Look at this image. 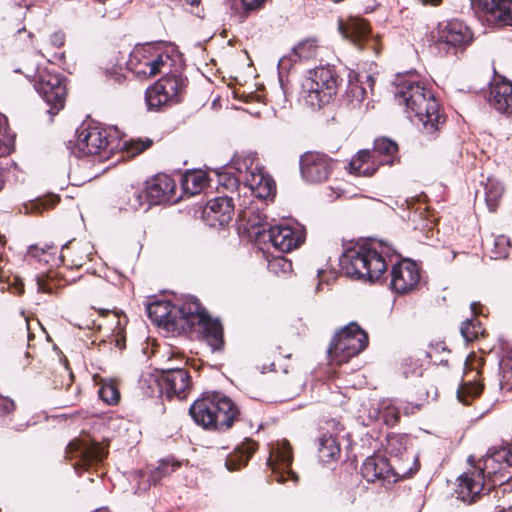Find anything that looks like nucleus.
<instances>
[{"instance_id":"obj_16","label":"nucleus","mask_w":512,"mask_h":512,"mask_svg":"<svg viewBox=\"0 0 512 512\" xmlns=\"http://www.w3.org/2000/svg\"><path fill=\"white\" fill-rule=\"evenodd\" d=\"M157 384L161 395L168 399H186L192 389L191 376L185 368L170 366L160 371Z\"/></svg>"},{"instance_id":"obj_29","label":"nucleus","mask_w":512,"mask_h":512,"mask_svg":"<svg viewBox=\"0 0 512 512\" xmlns=\"http://www.w3.org/2000/svg\"><path fill=\"white\" fill-rule=\"evenodd\" d=\"M339 30L359 49L366 48V43L371 41V28L363 18H349L346 22L340 23Z\"/></svg>"},{"instance_id":"obj_63","label":"nucleus","mask_w":512,"mask_h":512,"mask_svg":"<svg viewBox=\"0 0 512 512\" xmlns=\"http://www.w3.org/2000/svg\"><path fill=\"white\" fill-rule=\"evenodd\" d=\"M420 1L424 5L430 4V5H433V6H437V5H439L442 2V0H420Z\"/></svg>"},{"instance_id":"obj_40","label":"nucleus","mask_w":512,"mask_h":512,"mask_svg":"<svg viewBox=\"0 0 512 512\" xmlns=\"http://www.w3.org/2000/svg\"><path fill=\"white\" fill-rule=\"evenodd\" d=\"M484 190L487 207L489 211L495 212L502 199L504 188L499 182L488 179Z\"/></svg>"},{"instance_id":"obj_27","label":"nucleus","mask_w":512,"mask_h":512,"mask_svg":"<svg viewBox=\"0 0 512 512\" xmlns=\"http://www.w3.org/2000/svg\"><path fill=\"white\" fill-rule=\"evenodd\" d=\"M176 183L167 174H157L146 182L144 189L148 209L152 205H160L173 200L176 193Z\"/></svg>"},{"instance_id":"obj_54","label":"nucleus","mask_w":512,"mask_h":512,"mask_svg":"<svg viewBox=\"0 0 512 512\" xmlns=\"http://www.w3.org/2000/svg\"><path fill=\"white\" fill-rule=\"evenodd\" d=\"M503 379L506 385H509V389H512V352L503 362Z\"/></svg>"},{"instance_id":"obj_41","label":"nucleus","mask_w":512,"mask_h":512,"mask_svg":"<svg viewBox=\"0 0 512 512\" xmlns=\"http://www.w3.org/2000/svg\"><path fill=\"white\" fill-rule=\"evenodd\" d=\"M451 350L444 341L431 343L426 351V356L431 362L437 365L449 366V355Z\"/></svg>"},{"instance_id":"obj_33","label":"nucleus","mask_w":512,"mask_h":512,"mask_svg":"<svg viewBox=\"0 0 512 512\" xmlns=\"http://www.w3.org/2000/svg\"><path fill=\"white\" fill-rule=\"evenodd\" d=\"M156 83V88L160 89L166 97L173 103H179L180 97L186 87V83L181 75L166 74Z\"/></svg>"},{"instance_id":"obj_3","label":"nucleus","mask_w":512,"mask_h":512,"mask_svg":"<svg viewBox=\"0 0 512 512\" xmlns=\"http://www.w3.org/2000/svg\"><path fill=\"white\" fill-rule=\"evenodd\" d=\"M193 421L208 431L225 432L240 419L238 406L220 392H206L189 408Z\"/></svg>"},{"instance_id":"obj_24","label":"nucleus","mask_w":512,"mask_h":512,"mask_svg":"<svg viewBox=\"0 0 512 512\" xmlns=\"http://www.w3.org/2000/svg\"><path fill=\"white\" fill-rule=\"evenodd\" d=\"M292 462L293 450L288 441L283 442L271 453L267 465L271 468L274 479L278 483L298 480V475L291 468Z\"/></svg>"},{"instance_id":"obj_28","label":"nucleus","mask_w":512,"mask_h":512,"mask_svg":"<svg viewBox=\"0 0 512 512\" xmlns=\"http://www.w3.org/2000/svg\"><path fill=\"white\" fill-rule=\"evenodd\" d=\"M94 247L89 241L73 239L65 244L60 253V260L69 269H80L92 260Z\"/></svg>"},{"instance_id":"obj_47","label":"nucleus","mask_w":512,"mask_h":512,"mask_svg":"<svg viewBox=\"0 0 512 512\" xmlns=\"http://www.w3.org/2000/svg\"><path fill=\"white\" fill-rule=\"evenodd\" d=\"M512 245L510 239L505 235H499L493 238L490 249V257L493 259H505L509 256Z\"/></svg>"},{"instance_id":"obj_38","label":"nucleus","mask_w":512,"mask_h":512,"mask_svg":"<svg viewBox=\"0 0 512 512\" xmlns=\"http://www.w3.org/2000/svg\"><path fill=\"white\" fill-rule=\"evenodd\" d=\"M97 384L100 385L99 397L105 403L115 405L120 401V391L116 380L99 378Z\"/></svg>"},{"instance_id":"obj_51","label":"nucleus","mask_w":512,"mask_h":512,"mask_svg":"<svg viewBox=\"0 0 512 512\" xmlns=\"http://www.w3.org/2000/svg\"><path fill=\"white\" fill-rule=\"evenodd\" d=\"M65 42H66L65 33L62 31H56L49 36V38L44 46V49L46 50L47 53H51L54 49H61L62 47H64Z\"/></svg>"},{"instance_id":"obj_25","label":"nucleus","mask_w":512,"mask_h":512,"mask_svg":"<svg viewBox=\"0 0 512 512\" xmlns=\"http://www.w3.org/2000/svg\"><path fill=\"white\" fill-rule=\"evenodd\" d=\"M486 483L482 472L472 465L468 471L458 477L455 494L465 503H474L480 498Z\"/></svg>"},{"instance_id":"obj_62","label":"nucleus","mask_w":512,"mask_h":512,"mask_svg":"<svg viewBox=\"0 0 512 512\" xmlns=\"http://www.w3.org/2000/svg\"><path fill=\"white\" fill-rule=\"evenodd\" d=\"M419 408H420V407H419V406H417V405H416V406H412L411 408H409V407L407 406V407H405V408L403 409V411H404V414H405V415H408V414H410V413H411V414L415 413L416 411H418V410H419Z\"/></svg>"},{"instance_id":"obj_8","label":"nucleus","mask_w":512,"mask_h":512,"mask_svg":"<svg viewBox=\"0 0 512 512\" xmlns=\"http://www.w3.org/2000/svg\"><path fill=\"white\" fill-rule=\"evenodd\" d=\"M369 344L368 333L357 322H350L341 328L332 338L329 348V358L338 363H346L366 349Z\"/></svg>"},{"instance_id":"obj_26","label":"nucleus","mask_w":512,"mask_h":512,"mask_svg":"<svg viewBox=\"0 0 512 512\" xmlns=\"http://www.w3.org/2000/svg\"><path fill=\"white\" fill-rule=\"evenodd\" d=\"M235 205L232 197L220 196L209 200L203 210V219L207 225L222 228L233 219Z\"/></svg>"},{"instance_id":"obj_60","label":"nucleus","mask_w":512,"mask_h":512,"mask_svg":"<svg viewBox=\"0 0 512 512\" xmlns=\"http://www.w3.org/2000/svg\"><path fill=\"white\" fill-rule=\"evenodd\" d=\"M174 359L183 361L185 359V355L179 350H172L168 360L173 361Z\"/></svg>"},{"instance_id":"obj_14","label":"nucleus","mask_w":512,"mask_h":512,"mask_svg":"<svg viewBox=\"0 0 512 512\" xmlns=\"http://www.w3.org/2000/svg\"><path fill=\"white\" fill-rule=\"evenodd\" d=\"M390 288L399 295H406L419 290L422 278L420 264L409 258L399 259L391 267Z\"/></svg>"},{"instance_id":"obj_15","label":"nucleus","mask_w":512,"mask_h":512,"mask_svg":"<svg viewBox=\"0 0 512 512\" xmlns=\"http://www.w3.org/2000/svg\"><path fill=\"white\" fill-rule=\"evenodd\" d=\"M484 365L485 359L475 353H471L467 357L462 383L457 390V397L463 404L469 405L482 394L484 390L482 368Z\"/></svg>"},{"instance_id":"obj_42","label":"nucleus","mask_w":512,"mask_h":512,"mask_svg":"<svg viewBox=\"0 0 512 512\" xmlns=\"http://www.w3.org/2000/svg\"><path fill=\"white\" fill-rule=\"evenodd\" d=\"M113 316L116 319V325L108 337L109 343L114 344L119 350H123L126 347L125 325L127 319L126 316H120L117 312H113Z\"/></svg>"},{"instance_id":"obj_46","label":"nucleus","mask_w":512,"mask_h":512,"mask_svg":"<svg viewBox=\"0 0 512 512\" xmlns=\"http://www.w3.org/2000/svg\"><path fill=\"white\" fill-rule=\"evenodd\" d=\"M153 140L150 138H136L125 141L121 149L127 154L128 157H136L144 151L151 148Z\"/></svg>"},{"instance_id":"obj_9","label":"nucleus","mask_w":512,"mask_h":512,"mask_svg":"<svg viewBox=\"0 0 512 512\" xmlns=\"http://www.w3.org/2000/svg\"><path fill=\"white\" fill-rule=\"evenodd\" d=\"M433 45L439 51L456 54L464 51L474 40L470 27L461 20L452 19L440 22L431 32Z\"/></svg>"},{"instance_id":"obj_50","label":"nucleus","mask_w":512,"mask_h":512,"mask_svg":"<svg viewBox=\"0 0 512 512\" xmlns=\"http://www.w3.org/2000/svg\"><path fill=\"white\" fill-rule=\"evenodd\" d=\"M381 418L385 425L394 427L400 421V408L395 405H387L381 411Z\"/></svg>"},{"instance_id":"obj_37","label":"nucleus","mask_w":512,"mask_h":512,"mask_svg":"<svg viewBox=\"0 0 512 512\" xmlns=\"http://www.w3.org/2000/svg\"><path fill=\"white\" fill-rule=\"evenodd\" d=\"M145 101L150 111H160L174 104L160 89L156 88V83L147 88Z\"/></svg>"},{"instance_id":"obj_58","label":"nucleus","mask_w":512,"mask_h":512,"mask_svg":"<svg viewBox=\"0 0 512 512\" xmlns=\"http://www.w3.org/2000/svg\"><path fill=\"white\" fill-rule=\"evenodd\" d=\"M471 311H472V314H473V317H477L479 315H482L483 314V306L481 303L479 302H472L471 303Z\"/></svg>"},{"instance_id":"obj_4","label":"nucleus","mask_w":512,"mask_h":512,"mask_svg":"<svg viewBox=\"0 0 512 512\" xmlns=\"http://www.w3.org/2000/svg\"><path fill=\"white\" fill-rule=\"evenodd\" d=\"M399 146L388 137H378L372 149L357 152L349 163L350 172L357 176L371 177L381 166H393L400 163Z\"/></svg>"},{"instance_id":"obj_11","label":"nucleus","mask_w":512,"mask_h":512,"mask_svg":"<svg viewBox=\"0 0 512 512\" xmlns=\"http://www.w3.org/2000/svg\"><path fill=\"white\" fill-rule=\"evenodd\" d=\"M197 311L188 317L187 336L193 333L201 334L213 352H221L225 346L224 329L218 319H213L202 306L200 301H196Z\"/></svg>"},{"instance_id":"obj_17","label":"nucleus","mask_w":512,"mask_h":512,"mask_svg":"<svg viewBox=\"0 0 512 512\" xmlns=\"http://www.w3.org/2000/svg\"><path fill=\"white\" fill-rule=\"evenodd\" d=\"M252 163L250 158H243L242 163H240L239 160H233L235 169L238 172L242 173V165L246 168L242 179L255 197L259 199L274 198L276 195V183L274 179L262 169L258 167L252 168Z\"/></svg>"},{"instance_id":"obj_55","label":"nucleus","mask_w":512,"mask_h":512,"mask_svg":"<svg viewBox=\"0 0 512 512\" xmlns=\"http://www.w3.org/2000/svg\"><path fill=\"white\" fill-rule=\"evenodd\" d=\"M16 405L13 400L8 397L0 396V414H11L14 412Z\"/></svg>"},{"instance_id":"obj_53","label":"nucleus","mask_w":512,"mask_h":512,"mask_svg":"<svg viewBox=\"0 0 512 512\" xmlns=\"http://www.w3.org/2000/svg\"><path fill=\"white\" fill-rule=\"evenodd\" d=\"M11 130L7 117L0 112V144L4 147L5 141L11 139Z\"/></svg>"},{"instance_id":"obj_6","label":"nucleus","mask_w":512,"mask_h":512,"mask_svg":"<svg viewBox=\"0 0 512 512\" xmlns=\"http://www.w3.org/2000/svg\"><path fill=\"white\" fill-rule=\"evenodd\" d=\"M197 298L189 297L181 305L169 300H155L147 305L149 319L159 327L174 335L187 334L188 317L197 311Z\"/></svg>"},{"instance_id":"obj_13","label":"nucleus","mask_w":512,"mask_h":512,"mask_svg":"<svg viewBox=\"0 0 512 512\" xmlns=\"http://www.w3.org/2000/svg\"><path fill=\"white\" fill-rule=\"evenodd\" d=\"M34 88L50 106L49 113L56 115L64 108L67 96L66 79L60 74L41 72L34 81Z\"/></svg>"},{"instance_id":"obj_1","label":"nucleus","mask_w":512,"mask_h":512,"mask_svg":"<svg viewBox=\"0 0 512 512\" xmlns=\"http://www.w3.org/2000/svg\"><path fill=\"white\" fill-rule=\"evenodd\" d=\"M395 97L404 104L410 117H416L422 124L421 133L428 140L435 139L446 123V116L440 112V105L433 92L414 75L397 79Z\"/></svg>"},{"instance_id":"obj_5","label":"nucleus","mask_w":512,"mask_h":512,"mask_svg":"<svg viewBox=\"0 0 512 512\" xmlns=\"http://www.w3.org/2000/svg\"><path fill=\"white\" fill-rule=\"evenodd\" d=\"M341 81L334 66L316 67L309 71V76L302 82L301 97L307 106L319 109L330 103Z\"/></svg>"},{"instance_id":"obj_52","label":"nucleus","mask_w":512,"mask_h":512,"mask_svg":"<svg viewBox=\"0 0 512 512\" xmlns=\"http://www.w3.org/2000/svg\"><path fill=\"white\" fill-rule=\"evenodd\" d=\"M218 183L226 190H235L238 187L239 179L227 173L218 175Z\"/></svg>"},{"instance_id":"obj_12","label":"nucleus","mask_w":512,"mask_h":512,"mask_svg":"<svg viewBox=\"0 0 512 512\" xmlns=\"http://www.w3.org/2000/svg\"><path fill=\"white\" fill-rule=\"evenodd\" d=\"M474 466L482 472L485 481L492 482L493 486L512 481V451L509 446L494 450L479 459Z\"/></svg>"},{"instance_id":"obj_35","label":"nucleus","mask_w":512,"mask_h":512,"mask_svg":"<svg viewBox=\"0 0 512 512\" xmlns=\"http://www.w3.org/2000/svg\"><path fill=\"white\" fill-rule=\"evenodd\" d=\"M67 283L68 281L55 271L42 273L36 277L38 291L48 294L56 293L59 288L64 287Z\"/></svg>"},{"instance_id":"obj_56","label":"nucleus","mask_w":512,"mask_h":512,"mask_svg":"<svg viewBox=\"0 0 512 512\" xmlns=\"http://www.w3.org/2000/svg\"><path fill=\"white\" fill-rule=\"evenodd\" d=\"M10 286L13 289L14 293L21 295L24 293V283L22 279L17 276L13 277V280L10 282Z\"/></svg>"},{"instance_id":"obj_7","label":"nucleus","mask_w":512,"mask_h":512,"mask_svg":"<svg viewBox=\"0 0 512 512\" xmlns=\"http://www.w3.org/2000/svg\"><path fill=\"white\" fill-rule=\"evenodd\" d=\"M76 135L77 139L72 152L79 158L99 155L106 150L112 151L119 145V130L99 123L82 124L77 129Z\"/></svg>"},{"instance_id":"obj_31","label":"nucleus","mask_w":512,"mask_h":512,"mask_svg":"<svg viewBox=\"0 0 512 512\" xmlns=\"http://www.w3.org/2000/svg\"><path fill=\"white\" fill-rule=\"evenodd\" d=\"M489 101L497 111L512 116V82L501 79L493 83Z\"/></svg>"},{"instance_id":"obj_45","label":"nucleus","mask_w":512,"mask_h":512,"mask_svg":"<svg viewBox=\"0 0 512 512\" xmlns=\"http://www.w3.org/2000/svg\"><path fill=\"white\" fill-rule=\"evenodd\" d=\"M180 463L178 461H170L168 459L161 460L159 465L151 471L150 474V482L153 485H157L161 482L162 479L170 476L173 472H175L179 467Z\"/></svg>"},{"instance_id":"obj_22","label":"nucleus","mask_w":512,"mask_h":512,"mask_svg":"<svg viewBox=\"0 0 512 512\" xmlns=\"http://www.w3.org/2000/svg\"><path fill=\"white\" fill-rule=\"evenodd\" d=\"M342 430L341 424L335 419L322 420L319 423L318 457L320 461L329 463L341 456V446L337 436Z\"/></svg>"},{"instance_id":"obj_23","label":"nucleus","mask_w":512,"mask_h":512,"mask_svg":"<svg viewBox=\"0 0 512 512\" xmlns=\"http://www.w3.org/2000/svg\"><path fill=\"white\" fill-rule=\"evenodd\" d=\"M267 234L273 247L283 253L299 248L305 241V230L299 225L279 224L271 226Z\"/></svg>"},{"instance_id":"obj_18","label":"nucleus","mask_w":512,"mask_h":512,"mask_svg":"<svg viewBox=\"0 0 512 512\" xmlns=\"http://www.w3.org/2000/svg\"><path fill=\"white\" fill-rule=\"evenodd\" d=\"M65 454L67 459L77 460L76 467L87 469L102 462L107 457L108 451L95 440L75 438L67 445Z\"/></svg>"},{"instance_id":"obj_19","label":"nucleus","mask_w":512,"mask_h":512,"mask_svg":"<svg viewBox=\"0 0 512 512\" xmlns=\"http://www.w3.org/2000/svg\"><path fill=\"white\" fill-rule=\"evenodd\" d=\"M336 162L327 154L317 151L305 152L300 157L302 177L311 183H321L329 179Z\"/></svg>"},{"instance_id":"obj_43","label":"nucleus","mask_w":512,"mask_h":512,"mask_svg":"<svg viewBox=\"0 0 512 512\" xmlns=\"http://www.w3.org/2000/svg\"><path fill=\"white\" fill-rule=\"evenodd\" d=\"M319 52L318 40L314 37L299 42L293 48V54L301 60L316 58Z\"/></svg>"},{"instance_id":"obj_10","label":"nucleus","mask_w":512,"mask_h":512,"mask_svg":"<svg viewBox=\"0 0 512 512\" xmlns=\"http://www.w3.org/2000/svg\"><path fill=\"white\" fill-rule=\"evenodd\" d=\"M169 54L148 44L136 47L130 54L128 68L138 77L150 78L171 67Z\"/></svg>"},{"instance_id":"obj_21","label":"nucleus","mask_w":512,"mask_h":512,"mask_svg":"<svg viewBox=\"0 0 512 512\" xmlns=\"http://www.w3.org/2000/svg\"><path fill=\"white\" fill-rule=\"evenodd\" d=\"M476 14L496 27L512 26V0H471Z\"/></svg>"},{"instance_id":"obj_39","label":"nucleus","mask_w":512,"mask_h":512,"mask_svg":"<svg viewBox=\"0 0 512 512\" xmlns=\"http://www.w3.org/2000/svg\"><path fill=\"white\" fill-rule=\"evenodd\" d=\"M460 332L466 342H472L486 336V329L477 317L466 319L461 325Z\"/></svg>"},{"instance_id":"obj_48","label":"nucleus","mask_w":512,"mask_h":512,"mask_svg":"<svg viewBox=\"0 0 512 512\" xmlns=\"http://www.w3.org/2000/svg\"><path fill=\"white\" fill-rule=\"evenodd\" d=\"M268 0H241V10H237L234 17L239 23H243L251 14L264 8Z\"/></svg>"},{"instance_id":"obj_57","label":"nucleus","mask_w":512,"mask_h":512,"mask_svg":"<svg viewBox=\"0 0 512 512\" xmlns=\"http://www.w3.org/2000/svg\"><path fill=\"white\" fill-rule=\"evenodd\" d=\"M11 1L14 2L15 5L18 6L21 10L25 9V10L20 12V15L22 16V18H24L25 15H26V11L31 6L30 1L29 0H11Z\"/></svg>"},{"instance_id":"obj_32","label":"nucleus","mask_w":512,"mask_h":512,"mask_svg":"<svg viewBox=\"0 0 512 512\" xmlns=\"http://www.w3.org/2000/svg\"><path fill=\"white\" fill-rule=\"evenodd\" d=\"M258 448L259 444L256 441L245 439L227 456L225 460L226 468L233 472L245 467Z\"/></svg>"},{"instance_id":"obj_59","label":"nucleus","mask_w":512,"mask_h":512,"mask_svg":"<svg viewBox=\"0 0 512 512\" xmlns=\"http://www.w3.org/2000/svg\"><path fill=\"white\" fill-rule=\"evenodd\" d=\"M272 267L274 266H281L283 270L285 271V267L291 268V262L286 261L284 258H277L275 259L271 264Z\"/></svg>"},{"instance_id":"obj_20","label":"nucleus","mask_w":512,"mask_h":512,"mask_svg":"<svg viewBox=\"0 0 512 512\" xmlns=\"http://www.w3.org/2000/svg\"><path fill=\"white\" fill-rule=\"evenodd\" d=\"M415 471H402L400 472L393 467L388 459L381 455H373L364 461L361 467V474L368 482L374 483L382 481L387 483H395L399 479L413 475Z\"/></svg>"},{"instance_id":"obj_34","label":"nucleus","mask_w":512,"mask_h":512,"mask_svg":"<svg viewBox=\"0 0 512 512\" xmlns=\"http://www.w3.org/2000/svg\"><path fill=\"white\" fill-rule=\"evenodd\" d=\"M60 201L61 198L58 194L48 193L24 204V208L26 213L39 216L54 209Z\"/></svg>"},{"instance_id":"obj_2","label":"nucleus","mask_w":512,"mask_h":512,"mask_svg":"<svg viewBox=\"0 0 512 512\" xmlns=\"http://www.w3.org/2000/svg\"><path fill=\"white\" fill-rule=\"evenodd\" d=\"M396 257L395 249L379 241L346 249L339 259V265L350 278L374 282L381 279L388 264Z\"/></svg>"},{"instance_id":"obj_36","label":"nucleus","mask_w":512,"mask_h":512,"mask_svg":"<svg viewBox=\"0 0 512 512\" xmlns=\"http://www.w3.org/2000/svg\"><path fill=\"white\" fill-rule=\"evenodd\" d=\"M208 184V176L202 170L188 171L183 175V190L191 195L200 193Z\"/></svg>"},{"instance_id":"obj_64","label":"nucleus","mask_w":512,"mask_h":512,"mask_svg":"<svg viewBox=\"0 0 512 512\" xmlns=\"http://www.w3.org/2000/svg\"><path fill=\"white\" fill-rule=\"evenodd\" d=\"M38 252H39L38 248H31V250H30V254L33 256H37Z\"/></svg>"},{"instance_id":"obj_30","label":"nucleus","mask_w":512,"mask_h":512,"mask_svg":"<svg viewBox=\"0 0 512 512\" xmlns=\"http://www.w3.org/2000/svg\"><path fill=\"white\" fill-rule=\"evenodd\" d=\"M375 80L370 74L350 73L346 95L353 107L361 104L374 89Z\"/></svg>"},{"instance_id":"obj_44","label":"nucleus","mask_w":512,"mask_h":512,"mask_svg":"<svg viewBox=\"0 0 512 512\" xmlns=\"http://www.w3.org/2000/svg\"><path fill=\"white\" fill-rule=\"evenodd\" d=\"M121 199L126 204V210L137 211L147 204L144 189L140 190L132 187L123 193Z\"/></svg>"},{"instance_id":"obj_61","label":"nucleus","mask_w":512,"mask_h":512,"mask_svg":"<svg viewBox=\"0 0 512 512\" xmlns=\"http://www.w3.org/2000/svg\"><path fill=\"white\" fill-rule=\"evenodd\" d=\"M6 151V148L5 147H2V145L0 144V156L3 155ZM4 174H3V170L0 168V190L3 188L4 186Z\"/></svg>"},{"instance_id":"obj_49","label":"nucleus","mask_w":512,"mask_h":512,"mask_svg":"<svg viewBox=\"0 0 512 512\" xmlns=\"http://www.w3.org/2000/svg\"><path fill=\"white\" fill-rule=\"evenodd\" d=\"M423 212L414 211L409 215V221L413 228L419 231H430L433 227V221L423 216Z\"/></svg>"}]
</instances>
